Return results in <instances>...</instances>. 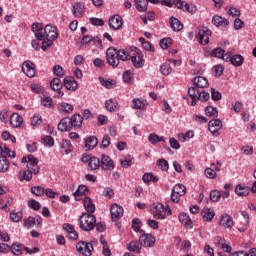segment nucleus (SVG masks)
I'll return each instance as SVG.
<instances>
[{"label":"nucleus","mask_w":256,"mask_h":256,"mask_svg":"<svg viewBox=\"0 0 256 256\" xmlns=\"http://www.w3.org/2000/svg\"><path fill=\"white\" fill-rule=\"evenodd\" d=\"M60 147H61V152L65 153L66 155H69V153L73 151V145L69 140H62Z\"/></svg>","instance_id":"obj_30"},{"label":"nucleus","mask_w":256,"mask_h":256,"mask_svg":"<svg viewBox=\"0 0 256 256\" xmlns=\"http://www.w3.org/2000/svg\"><path fill=\"white\" fill-rule=\"evenodd\" d=\"M173 43V40L171 38H163L160 41V47L163 49H169V46Z\"/></svg>","instance_id":"obj_60"},{"label":"nucleus","mask_w":256,"mask_h":256,"mask_svg":"<svg viewBox=\"0 0 256 256\" xmlns=\"http://www.w3.org/2000/svg\"><path fill=\"white\" fill-rule=\"evenodd\" d=\"M112 221H119L123 217V207L113 204L110 208Z\"/></svg>","instance_id":"obj_12"},{"label":"nucleus","mask_w":256,"mask_h":256,"mask_svg":"<svg viewBox=\"0 0 256 256\" xmlns=\"http://www.w3.org/2000/svg\"><path fill=\"white\" fill-rule=\"evenodd\" d=\"M70 123L72 125V129L81 127V125H83V116L80 114H74L70 118Z\"/></svg>","instance_id":"obj_26"},{"label":"nucleus","mask_w":256,"mask_h":256,"mask_svg":"<svg viewBox=\"0 0 256 256\" xmlns=\"http://www.w3.org/2000/svg\"><path fill=\"white\" fill-rule=\"evenodd\" d=\"M132 51L136 53L134 56L130 57L134 67H136L137 69H141V67L145 65V60L143 59V53H141V51L137 47H134Z\"/></svg>","instance_id":"obj_8"},{"label":"nucleus","mask_w":256,"mask_h":256,"mask_svg":"<svg viewBox=\"0 0 256 256\" xmlns=\"http://www.w3.org/2000/svg\"><path fill=\"white\" fill-rule=\"evenodd\" d=\"M41 123H43V117H41V114H34L31 118V126L39 127Z\"/></svg>","instance_id":"obj_42"},{"label":"nucleus","mask_w":256,"mask_h":256,"mask_svg":"<svg viewBox=\"0 0 256 256\" xmlns=\"http://www.w3.org/2000/svg\"><path fill=\"white\" fill-rule=\"evenodd\" d=\"M224 53H225V50H223V48L221 47H218L212 50L213 57H217L218 59H222Z\"/></svg>","instance_id":"obj_57"},{"label":"nucleus","mask_w":256,"mask_h":256,"mask_svg":"<svg viewBox=\"0 0 256 256\" xmlns=\"http://www.w3.org/2000/svg\"><path fill=\"white\" fill-rule=\"evenodd\" d=\"M73 105L67 103V102H62L58 105V110L60 113H65L66 115H69V113H73Z\"/></svg>","instance_id":"obj_28"},{"label":"nucleus","mask_w":256,"mask_h":256,"mask_svg":"<svg viewBox=\"0 0 256 256\" xmlns=\"http://www.w3.org/2000/svg\"><path fill=\"white\" fill-rule=\"evenodd\" d=\"M222 95L215 88L211 89V99L212 101H221Z\"/></svg>","instance_id":"obj_61"},{"label":"nucleus","mask_w":256,"mask_h":256,"mask_svg":"<svg viewBox=\"0 0 256 256\" xmlns=\"http://www.w3.org/2000/svg\"><path fill=\"white\" fill-rule=\"evenodd\" d=\"M22 71L27 77H35V64L31 61H25L22 64Z\"/></svg>","instance_id":"obj_14"},{"label":"nucleus","mask_w":256,"mask_h":256,"mask_svg":"<svg viewBox=\"0 0 256 256\" xmlns=\"http://www.w3.org/2000/svg\"><path fill=\"white\" fill-rule=\"evenodd\" d=\"M88 167L91 171H97L101 167V160L95 156L91 157L90 162H88Z\"/></svg>","instance_id":"obj_33"},{"label":"nucleus","mask_w":256,"mask_h":256,"mask_svg":"<svg viewBox=\"0 0 256 256\" xmlns=\"http://www.w3.org/2000/svg\"><path fill=\"white\" fill-rule=\"evenodd\" d=\"M250 192H251V189L249 187L241 184H238L235 188V193L239 197H247V195H249Z\"/></svg>","instance_id":"obj_24"},{"label":"nucleus","mask_w":256,"mask_h":256,"mask_svg":"<svg viewBox=\"0 0 256 256\" xmlns=\"http://www.w3.org/2000/svg\"><path fill=\"white\" fill-rule=\"evenodd\" d=\"M220 225H222V227L231 229V227H233V217L228 214L223 215L220 219Z\"/></svg>","instance_id":"obj_27"},{"label":"nucleus","mask_w":256,"mask_h":256,"mask_svg":"<svg viewBox=\"0 0 256 256\" xmlns=\"http://www.w3.org/2000/svg\"><path fill=\"white\" fill-rule=\"evenodd\" d=\"M216 241L218 242V244L220 245V247H222L223 251L225 253H231V251H233V248L231 247V245L227 244V243H221V237H217Z\"/></svg>","instance_id":"obj_51"},{"label":"nucleus","mask_w":256,"mask_h":256,"mask_svg":"<svg viewBox=\"0 0 256 256\" xmlns=\"http://www.w3.org/2000/svg\"><path fill=\"white\" fill-rule=\"evenodd\" d=\"M86 149H95L96 145H99V140L95 136H89L84 139Z\"/></svg>","instance_id":"obj_23"},{"label":"nucleus","mask_w":256,"mask_h":256,"mask_svg":"<svg viewBox=\"0 0 256 256\" xmlns=\"http://www.w3.org/2000/svg\"><path fill=\"white\" fill-rule=\"evenodd\" d=\"M121 166L123 169H129L133 165V158L131 156H126L124 159L120 160Z\"/></svg>","instance_id":"obj_46"},{"label":"nucleus","mask_w":256,"mask_h":256,"mask_svg":"<svg viewBox=\"0 0 256 256\" xmlns=\"http://www.w3.org/2000/svg\"><path fill=\"white\" fill-rule=\"evenodd\" d=\"M179 221L183 225H191V218L189 217V215L187 213H181L179 215Z\"/></svg>","instance_id":"obj_52"},{"label":"nucleus","mask_w":256,"mask_h":256,"mask_svg":"<svg viewBox=\"0 0 256 256\" xmlns=\"http://www.w3.org/2000/svg\"><path fill=\"white\" fill-rule=\"evenodd\" d=\"M208 127H216L217 129H221V127H223V122L219 119H213L209 121Z\"/></svg>","instance_id":"obj_59"},{"label":"nucleus","mask_w":256,"mask_h":256,"mask_svg":"<svg viewBox=\"0 0 256 256\" xmlns=\"http://www.w3.org/2000/svg\"><path fill=\"white\" fill-rule=\"evenodd\" d=\"M24 227H28V229H31V227H35V217L30 216L24 221Z\"/></svg>","instance_id":"obj_64"},{"label":"nucleus","mask_w":256,"mask_h":256,"mask_svg":"<svg viewBox=\"0 0 256 256\" xmlns=\"http://www.w3.org/2000/svg\"><path fill=\"white\" fill-rule=\"evenodd\" d=\"M89 193V188L85 185H80L73 193L75 201H81V197H85Z\"/></svg>","instance_id":"obj_19"},{"label":"nucleus","mask_w":256,"mask_h":256,"mask_svg":"<svg viewBox=\"0 0 256 256\" xmlns=\"http://www.w3.org/2000/svg\"><path fill=\"white\" fill-rule=\"evenodd\" d=\"M209 37H211L209 28L203 27L198 29L196 39L199 41L200 45H207V43H209Z\"/></svg>","instance_id":"obj_7"},{"label":"nucleus","mask_w":256,"mask_h":256,"mask_svg":"<svg viewBox=\"0 0 256 256\" xmlns=\"http://www.w3.org/2000/svg\"><path fill=\"white\" fill-rule=\"evenodd\" d=\"M31 193L36 195V197H42V195H45V188L41 186H34L31 188Z\"/></svg>","instance_id":"obj_48"},{"label":"nucleus","mask_w":256,"mask_h":256,"mask_svg":"<svg viewBox=\"0 0 256 256\" xmlns=\"http://www.w3.org/2000/svg\"><path fill=\"white\" fill-rule=\"evenodd\" d=\"M158 166L162 171H169V162L163 158L158 160Z\"/></svg>","instance_id":"obj_56"},{"label":"nucleus","mask_w":256,"mask_h":256,"mask_svg":"<svg viewBox=\"0 0 256 256\" xmlns=\"http://www.w3.org/2000/svg\"><path fill=\"white\" fill-rule=\"evenodd\" d=\"M146 105H147V101L144 99L135 98L132 101L133 109H145Z\"/></svg>","instance_id":"obj_36"},{"label":"nucleus","mask_w":256,"mask_h":256,"mask_svg":"<svg viewBox=\"0 0 256 256\" xmlns=\"http://www.w3.org/2000/svg\"><path fill=\"white\" fill-rule=\"evenodd\" d=\"M124 83H132L133 81V72L131 70H127L124 72L122 77Z\"/></svg>","instance_id":"obj_54"},{"label":"nucleus","mask_w":256,"mask_h":256,"mask_svg":"<svg viewBox=\"0 0 256 256\" xmlns=\"http://www.w3.org/2000/svg\"><path fill=\"white\" fill-rule=\"evenodd\" d=\"M43 143L46 147H53V145H55V140L53 139V136H45L43 138Z\"/></svg>","instance_id":"obj_63"},{"label":"nucleus","mask_w":256,"mask_h":256,"mask_svg":"<svg viewBox=\"0 0 256 256\" xmlns=\"http://www.w3.org/2000/svg\"><path fill=\"white\" fill-rule=\"evenodd\" d=\"M170 27L174 31H181V30H183V23H181V21H179V19H177L175 17H171L170 18Z\"/></svg>","instance_id":"obj_32"},{"label":"nucleus","mask_w":256,"mask_h":256,"mask_svg":"<svg viewBox=\"0 0 256 256\" xmlns=\"http://www.w3.org/2000/svg\"><path fill=\"white\" fill-rule=\"evenodd\" d=\"M72 13L74 17H83L85 15V4L81 2L74 3Z\"/></svg>","instance_id":"obj_18"},{"label":"nucleus","mask_w":256,"mask_h":256,"mask_svg":"<svg viewBox=\"0 0 256 256\" xmlns=\"http://www.w3.org/2000/svg\"><path fill=\"white\" fill-rule=\"evenodd\" d=\"M212 23L216 27H227V25H229V20H227L219 15H215L212 18Z\"/></svg>","instance_id":"obj_22"},{"label":"nucleus","mask_w":256,"mask_h":256,"mask_svg":"<svg viewBox=\"0 0 256 256\" xmlns=\"http://www.w3.org/2000/svg\"><path fill=\"white\" fill-rule=\"evenodd\" d=\"M188 95H189L190 99H192V101H191L192 107H195V105H197L198 101H209V99L211 97V95H209L208 92L199 91V89H197V87H190L188 89Z\"/></svg>","instance_id":"obj_2"},{"label":"nucleus","mask_w":256,"mask_h":256,"mask_svg":"<svg viewBox=\"0 0 256 256\" xmlns=\"http://www.w3.org/2000/svg\"><path fill=\"white\" fill-rule=\"evenodd\" d=\"M63 85L68 91H77L79 84L75 81V78L68 76L64 78Z\"/></svg>","instance_id":"obj_13"},{"label":"nucleus","mask_w":256,"mask_h":256,"mask_svg":"<svg viewBox=\"0 0 256 256\" xmlns=\"http://www.w3.org/2000/svg\"><path fill=\"white\" fill-rule=\"evenodd\" d=\"M27 247H24L23 244H19V243H13L11 246V252L13 253V255H23V249L25 250Z\"/></svg>","instance_id":"obj_34"},{"label":"nucleus","mask_w":256,"mask_h":256,"mask_svg":"<svg viewBox=\"0 0 256 256\" xmlns=\"http://www.w3.org/2000/svg\"><path fill=\"white\" fill-rule=\"evenodd\" d=\"M33 179V170H26L23 172L22 178H20V181H31Z\"/></svg>","instance_id":"obj_55"},{"label":"nucleus","mask_w":256,"mask_h":256,"mask_svg":"<svg viewBox=\"0 0 256 256\" xmlns=\"http://www.w3.org/2000/svg\"><path fill=\"white\" fill-rule=\"evenodd\" d=\"M105 109L110 113H113V111H117V101H115L114 99L106 100Z\"/></svg>","instance_id":"obj_37"},{"label":"nucleus","mask_w":256,"mask_h":256,"mask_svg":"<svg viewBox=\"0 0 256 256\" xmlns=\"http://www.w3.org/2000/svg\"><path fill=\"white\" fill-rule=\"evenodd\" d=\"M201 216L203 221H207L208 223L213 221V217H215V211L211 208H203L201 211Z\"/></svg>","instance_id":"obj_20"},{"label":"nucleus","mask_w":256,"mask_h":256,"mask_svg":"<svg viewBox=\"0 0 256 256\" xmlns=\"http://www.w3.org/2000/svg\"><path fill=\"white\" fill-rule=\"evenodd\" d=\"M100 167L104 171H111V169H115V164L113 163V160L111 157L102 154L101 155V161H100Z\"/></svg>","instance_id":"obj_10"},{"label":"nucleus","mask_w":256,"mask_h":256,"mask_svg":"<svg viewBox=\"0 0 256 256\" xmlns=\"http://www.w3.org/2000/svg\"><path fill=\"white\" fill-rule=\"evenodd\" d=\"M9 171V161L7 157L1 156L0 157V173H7Z\"/></svg>","instance_id":"obj_38"},{"label":"nucleus","mask_w":256,"mask_h":256,"mask_svg":"<svg viewBox=\"0 0 256 256\" xmlns=\"http://www.w3.org/2000/svg\"><path fill=\"white\" fill-rule=\"evenodd\" d=\"M142 181H144V183H150V181H152L153 183H157V181H159V178H157V176H153L151 173H146L143 175Z\"/></svg>","instance_id":"obj_49"},{"label":"nucleus","mask_w":256,"mask_h":256,"mask_svg":"<svg viewBox=\"0 0 256 256\" xmlns=\"http://www.w3.org/2000/svg\"><path fill=\"white\" fill-rule=\"evenodd\" d=\"M80 229L82 231H93L97 223V218L93 214L83 213L80 218Z\"/></svg>","instance_id":"obj_3"},{"label":"nucleus","mask_w":256,"mask_h":256,"mask_svg":"<svg viewBox=\"0 0 256 256\" xmlns=\"http://www.w3.org/2000/svg\"><path fill=\"white\" fill-rule=\"evenodd\" d=\"M108 25L110 29H114V31H119V29H121V27L123 26V18H121L119 15H114L109 19Z\"/></svg>","instance_id":"obj_11"},{"label":"nucleus","mask_w":256,"mask_h":256,"mask_svg":"<svg viewBox=\"0 0 256 256\" xmlns=\"http://www.w3.org/2000/svg\"><path fill=\"white\" fill-rule=\"evenodd\" d=\"M139 43H141L143 49H145V51H155V48L153 47V44H151V42L149 41H145V38L140 37L139 38Z\"/></svg>","instance_id":"obj_41"},{"label":"nucleus","mask_w":256,"mask_h":256,"mask_svg":"<svg viewBox=\"0 0 256 256\" xmlns=\"http://www.w3.org/2000/svg\"><path fill=\"white\" fill-rule=\"evenodd\" d=\"M140 243L144 247H153L155 245V237L151 234H141L140 236Z\"/></svg>","instance_id":"obj_16"},{"label":"nucleus","mask_w":256,"mask_h":256,"mask_svg":"<svg viewBox=\"0 0 256 256\" xmlns=\"http://www.w3.org/2000/svg\"><path fill=\"white\" fill-rule=\"evenodd\" d=\"M172 191H173L174 193H177V195H180V196L183 197V195H185V194L187 193V188H186L185 185H183V184H176V185L173 187Z\"/></svg>","instance_id":"obj_39"},{"label":"nucleus","mask_w":256,"mask_h":256,"mask_svg":"<svg viewBox=\"0 0 256 256\" xmlns=\"http://www.w3.org/2000/svg\"><path fill=\"white\" fill-rule=\"evenodd\" d=\"M44 33L46 35V38L51 39L52 41H55V39H57V37H59V33H57L56 26H53L51 24L46 25Z\"/></svg>","instance_id":"obj_15"},{"label":"nucleus","mask_w":256,"mask_h":256,"mask_svg":"<svg viewBox=\"0 0 256 256\" xmlns=\"http://www.w3.org/2000/svg\"><path fill=\"white\" fill-rule=\"evenodd\" d=\"M10 219L14 223H19V221H21V219H23V212H14V211H12L10 213Z\"/></svg>","instance_id":"obj_50"},{"label":"nucleus","mask_w":256,"mask_h":256,"mask_svg":"<svg viewBox=\"0 0 256 256\" xmlns=\"http://www.w3.org/2000/svg\"><path fill=\"white\" fill-rule=\"evenodd\" d=\"M59 131H73V126L71 125V118L65 117L58 124Z\"/></svg>","instance_id":"obj_17"},{"label":"nucleus","mask_w":256,"mask_h":256,"mask_svg":"<svg viewBox=\"0 0 256 256\" xmlns=\"http://www.w3.org/2000/svg\"><path fill=\"white\" fill-rule=\"evenodd\" d=\"M245 60L243 59V56L236 54L234 56H232V60L231 63L235 66V67H241V65H243V62Z\"/></svg>","instance_id":"obj_44"},{"label":"nucleus","mask_w":256,"mask_h":256,"mask_svg":"<svg viewBox=\"0 0 256 256\" xmlns=\"http://www.w3.org/2000/svg\"><path fill=\"white\" fill-rule=\"evenodd\" d=\"M148 5L149 2L147 0H135L136 9L140 13H145V11H147Z\"/></svg>","instance_id":"obj_31"},{"label":"nucleus","mask_w":256,"mask_h":256,"mask_svg":"<svg viewBox=\"0 0 256 256\" xmlns=\"http://www.w3.org/2000/svg\"><path fill=\"white\" fill-rule=\"evenodd\" d=\"M221 199V192L218 190H212L210 192V201H213V203H217Z\"/></svg>","instance_id":"obj_53"},{"label":"nucleus","mask_w":256,"mask_h":256,"mask_svg":"<svg viewBox=\"0 0 256 256\" xmlns=\"http://www.w3.org/2000/svg\"><path fill=\"white\" fill-rule=\"evenodd\" d=\"M171 213V209H165V205L162 203L156 204L153 209L154 219H167V217L171 216Z\"/></svg>","instance_id":"obj_4"},{"label":"nucleus","mask_w":256,"mask_h":256,"mask_svg":"<svg viewBox=\"0 0 256 256\" xmlns=\"http://www.w3.org/2000/svg\"><path fill=\"white\" fill-rule=\"evenodd\" d=\"M22 163H27V169L31 170L34 175L39 173V160L33 155L24 156Z\"/></svg>","instance_id":"obj_5"},{"label":"nucleus","mask_w":256,"mask_h":256,"mask_svg":"<svg viewBox=\"0 0 256 256\" xmlns=\"http://www.w3.org/2000/svg\"><path fill=\"white\" fill-rule=\"evenodd\" d=\"M205 113L207 117H219V111H217V108L208 106L205 108Z\"/></svg>","instance_id":"obj_43"},{"label":"nucleus","mask_w":256,"mask_h":256,"mask_svg":"<svg viewBox=\"0 0 256 256\" xmlns=\"http://www.w3.org/2000/svg\"><path fill=\"white\" fill-rule=\"evenodd\" d=\"M41 104L43 107H47L48 109H52L53 107V99L49 96H44L41 98Z\"/></svg>","instance_id":"obj_47"},{"label":"nucleus","mask_w":256,"mask_h":256,"mask_svg":"<svg viewBox=\"0 0 256 256\" xmlns=\"http://www.w3.org/2000/svg\"><path fill=\"white\" fill-rule=\"evenodd\" d=\"M53 73L54 75H56V77H63V75H65L63 67H61L60 65H56L53 67Z\"/></svg>","instance_id":"obj_62"},{"label":"nucleus","mask_w":256,"mask_h":256,"mask_svg":"<svg viewBox=\"0 0 256 256\" xmlns=\"http://www.w3.org/2000/svg\"><path fill=\"white\" fill-rule=\"evenodd\" d=\"M173 4L177 9L187 11V13H190L191 15H195V13H197V6H195V4H189L183 0H173Z\"/></svg>","instance_id":"obj_6"},{"label":"nucleus","mask_w":256,"mask_h":256,"mask_svg":"<svg viewBox=\"0 0 256 256\" xmlns=\"http://www.w3.org/2000/svg\"><path fill=\"white\" fill-rule=\"evenodd\" d=\"M106 59L110 67H112L113 69H117V67L121 65V62L129 61V59H131V56L129 52L125 49L117 50V48L115 47H110L106 51Z\"/></svg>","instance_id":"obj_1"},{"label":"nucleus","mask_w":256,"mask_h":256,"mask_svg":"<svg viewBox=\"0 0 256 256\" xmlns=\"http://www.w3.org/2000/svg\"><path fill=\"white\" fill-rule=\"evenodd\" d=\"M193 87H196V89H205V87H209V81L203 76L195 77Z\"/></svg>","instance_id":"obj_21"},{"label":"nucleus","mask_w":256,"mask_h":256,"mask_svg":"<svg viewBox=\"0 0 256 256\" xmlns=\"http://www.w3.org/2000/svg\"><path fill=\"white\" fill-rule=\"evenodd\" d=\"M10 124L12 127H20L23 125V117L17 113H13L10 117Z\"/></svg>","instance_id":"obj_25"},{"label":"nucleus","mask_w":256,"mask_h":256,"mask_svg":"<svg viewBox=\"0 0 256 256\" xmlns=\"http://www.w3.org/2000/svg\"><path fill=\"white\" fill-rule=\"evenodd\" d=\"M173 71V68H171V64L164 63L160 66V72L162 75H171V72Z\"/></svg>","instance_id":"obj_45"},{"label":"nucleus","mask_w":256,"mask_h":256,"mask_svg":"<svg viewBox=\"0 0 256 256\" xmlns=\"http://www.w3.org/2000/svg\"><path fill=\"white\" fill-rule=\"evenodd\" d=\"M52 91H61L63 89V82L59 78H53L50 82Z\"/></svg>","instance_id":"obj_35"},{"label":"nucleus","mask_w":256,"mask_h":256,"mask_svg":"<svg viewBox=\"0 0 256 256\" xmlns=\"http://www.w3.org/2000/svg\"><path fill=\"white\" fill-rule=\"evenodd\" d=\"M76 249L78 253H81L85 256H90L93 252V244L85 241H80L76 244Z\"/></svg>","instance_id":"obj_9"},{"label":"nucleus","mask_w":256,"mask_h":256,"mask_svg":"<svg viewBox=\"0 0 256 256\" xmlns=\"http://www.w3.org/2000/svg\"><path fill=\"white\" fill-rule=\"evenodd\" d=\"M141 243L137 241H132L128 245L129 251H132L133 253H141Z\"/></svg>","instance_id":"obj_40"},{"label":"nucleus","mask_w":256,"mask_h":256,"mask_svg":"<svg viewBox=\"0 0 256 256\" xmlns=\"http://www.w3.org/2000/svg\"><path fill=\"white\" fill-rule=\"evenodd\" d=\"M28 207H30V209H34V211H39L41 209V204L38 201L32 199L28 201Z\"/></svg>","instance_id":"obj_58"},{"label":"nucleus","mask_w":256,"mask_h":256,"mask_svg":"<svg viewBox=\"0 0 256 256\" xmlns=\"http://www.w3.org/2000/svg\"><path fill=\"white\" fill-rule=\"evenodd\" d=\"M84 208L86 209L87 213H95V204L93 203V199L89 197H85L84 201Z\"/></svg>","instance_id":"obj_29"}]
</instances>
